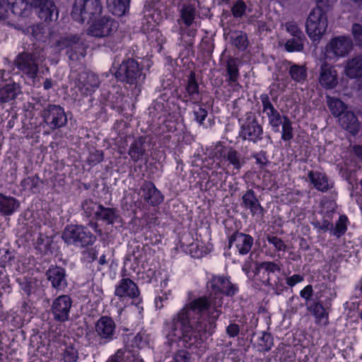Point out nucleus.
Returning <instances> with one entry per match:
<instances>
[{
	"mask_svg": "<svg viewBox=\"0 0 362 362\" xmlns=\"http://www.w3.org/2000/svg\"><path fill=\"white\" fill-rule=\"evenodd\" d=\"M208 296H200L187 303L173 318V335L192 345L211 335L221 314V295L234 296L238 288L228 279L214 276L207 282Z\"/></svg>",
	"mask_w": 362,
	"mask_h": 362,
	"instance_id": "f257e3e1",
	"label": "nucleus"
},
{
	"mask_svg": "<svg viewBox=\"0 0 362 362\" xmlns=\"http://www.w3.org/2000/svg\"><path fill=\"white\" fill-rule=\"evenodd\" d=\"M103 6L100 0H75L71 16L79 23H90L100 16Z\"/></svg>",
	"mask_w": 362,
	"mask_h": 362,
	"instance_id": "f03ea898",
	"label": "nucleus"
},
{
	"mask_svg": "<svg viewBox=\"0 0 362 362\" xmlns=\"http://www.w3.org/2000/svg\"><path fill=\"white\" fill-rule=\"evenodd\" d=\"M45 60V57L37 52H23L16 56L13 64L18 71L34 79L38 74L39 64H42Z\"/></svg>",
	"mask_w": 362,
	"mask_h": 362,
	"instance_id": "7ed1b4c3",
	"label": "nucleus"
},
{
	"mask_svg": "<svg viewBox=\"0 0 362 362\" xmlns=\"http://www.w3.org/2000/svg\"><path fill=\"white\" fill-rule=\"evenodd\" d=\"M62 238L69 245L83 247L92 245L96 240V237L88 228L78 225L67 226L62 233Z\"/></svg>",
	"mask_w": 362,
	"mask_h": 362,
	"instance_id": "20e7f679",
	"label": "nucleus"
},
{
	"mask_svg": "<svg viewBox=\"0 0 362 362\" xmlns=\"http://www.w3.org/2000/svg\"><path fill=\"white\" fill-rule=\"evenodd\" d=\"M327 17L322 8L317 6L310 13L306 21V32L313 40H319L327 28Z\"/></svg>",
	"mask_w": 362,
	"mask_h": 362,
	"instance_id": "39448f33",
	"label": "nucleus"
},
{
	"mask_svg": "<svg viewBox=\"0 0 362 362\" xmlns=\"http://www.w3.org/2000/svg\"><path fill=\"white\" fill-rule=\"evenodd\" d=\"M142 69V66L136 59L128 58L122 62L115 76L119 81L136 84L143 76Z\"/></svg>",
	"mask_w": 362,
	"mask_h": 362,
	"instance_id": "423d86ee",
	"label": "nucleus"
},
{
	"mask_svg": "<svg viewBox=\"0 0 362 362\" xmlns=\"http://www.w3.org/2000/svg\"><path fill=\"white\" fill-rule=\"evenodd\" d=\"M353 42L350 37H335L325 47V59L343 57L351 52Z\"/></svg>",
	"mask_w": 362,
	"mask_h": 362,
	"instance_id": "0eeeda50",
	"label": "nucleus"
},
{
	"mask_svg": "<svg viewBox=\"0 0 362 362\" xmlns=\"http://www.w3.org/2000/svg\"><path fill=\"white\" fill-rule=\"evenodd\" d=\"M41 117L43 122L52 130L59 129L67 123V117L64 108L57 105H48L41 112Z\"/></svg>",
	"mask_w": 362,
	"mask_h": 362,
	"instance_id": "6e6552de",
	"label": "nucleus"
},
{
	"mask_svg": "<svg viewBox=\"0 0 362 362\" xmlns=\"http://www.w3.org/2000/svg\"><path fill=\"white\" fill-rule=\"evenodd\" d=\"M118 23L110 17L103 16L95 20L89 26L87 34L95 37H105L117 30Z\"/></svg>",
	"mask_w": 362,
	"mask_h": 362,
	"instance_id": "1a4fd4ad",
	"label": "nucleus"
},
{
	"mask_svg": "<svg viewBox=\"0 0 362 362\" xmlns=\"http://www.w3.org/2000/svg\"><path fill=\"white\" fill-rule=\"evenodd\" d=\"M115 296H117L120 300L125 299L139 300L140 291L136 284L129 278H122L120 279L115 288Z\"/></svg>",
	"mask_w": 362,
	"mask_h": 362,
	"instance_id": "9d476101",
	"label": "nucleus"
},
{
	"mask_svg": "<svg viewBox=\"0 0 362 362\" xmlns=\"http://www.w3.org/2000/svg\"><path fill=\"white\" fill-rule=\"evenodd\" d=\"M116 329L115 321L108 316H102L95 322V332L100 338V344L112 341Z\"/></svg>",
	"mask_w": 362,
	"mask_h": 362,
	"instance_id": "9b49d317",
	"label": "nucleus"
},
{
	"mask_svg": "<svg viewBox=\"0 0 362 362\" xmlns=\"http://www.w3.org/2000/svg\"><path fill=\"white\" fill-rule=\"evenodd\" d=\"M318 82L326 90H332L339 83V76L334 66L323 62L320 67Z\"/></svg>",
	"mask_w": 362,
	"mask_h": 362,
	"instance_id": "f8f14e48",
	"label": "nucleus"
},
{
	"mask_svg": "<svg viewBox=\"0 0 362 362\" xmlns=\"http://www.w3.org/2000/svg\"><path fill=\"white\" fill-rule=\"evenodd\" d=\"M59 46L69 49L67 53L71 59H78L80 56H85L86 47L76 35L62 38L59 41Z\"/></svg>",
	"mask_w": 362,
	"mask_h": 362,
	"instance_id": "ddd939ff",
	"label": "nucleus"
},
{
	"mask_svg": "<svg viewBox=\"0 0 362 362\" xmlns=\"http://www.w3.org/2000/svg\"><path fill=\"white\" fill-rule=\"evenodd\" d=\"M71 305L72 300L67 295H62L57 298L52 305L54 319L60 322L67 320Z\"/></svg>",
	"mask_w": 362,
	"mask_h": 362,
	"instance_id": "4468645a",
	"label": "nucleus"
},
{
	"mask_svg": "<svg viewBox=\"0 0 362 362\" xmlns=\"http://www.w3.org/2000/svg\"><path fill=\"white\" fill-rule=\"evenodd\" d=\"M253 238L247 234L235 232L229 237V247H235L241 255H247L253 245Z\"/></svg>",
	"mask_w": 362,
	"mask_h": 362,
	"instance_id": "2eb2a0df",
	"label": "nucleus"
},
{
	"mask_svg": "<svg viewBox=\"0 0 362 362\" xmlns=\"http://www.w3.org/2000/svg\"><path fill=\"white\" fill-rule=\"evenodd\" d=\"M263 129L257 119H247L242 125L240 136L243 140H249L254 143L262 139Z\"/></svg>",
	"mask_w": 362,
	"mask_h": 362,
	"instance_id": "dca6fc26",
	"label": "nucleus"
},
{
	"mask_svg": "<svg viewBox=\"0 0 362 362\" xmlns=\"http://www.w3.org/2000/svg\"><path fill=\"white\" fill-rule=\"evenodd\" d=\"M242 201V206L248 209L252 216L263 218L265 212L264 209L252 189H248L243 194Z\"/></svg>",
	"mask_w": 362,
	"mask_h": 362,
	"instance_id": "f3484780",
	"label": "nucleus"
},
{
	"mask_svg": "<svg viewBox=\"0 0 362 362\" xmlns=\"http://www.w3.org/2000/svg\"><path fill=\"white\" fill-rule=\"evenodd\" d=\"M33 5L38 9L37 14L40 19L49 21L53 20L54 16L57 18L58 11L53 1L33 0Z\"/></svg>",
	"mask_w": 362,
	"mask_h": 362,
	"instance_id": "a211bd4d",
	"label": "nucleus"
},
{
	"mask_svg": "<svg viewBox=\"0 0 362 362\" xmlns=\"http://www.w3.org/2000/svg\"><path fill=\"white\" fill-rule=\"evenodd\" d=\"M260 99L262 103L263 112L267 114L270 125L274 131L278 132L280 124L283 122V117L272 104L268 95H261Z\"/></svg>",
	"mask_w": 362,
	"mask_h": 362,
	"instance_id": "6ab92c4d",
	"label": "nucleus"
},
{
	"mask_svg": "<svg viewBox=\"0 0 362 362\" xmlns=\"http://www.w3.org/2000/svg\"><path fill=\"white\" fill-rule=\"evenodd\" d=\"M140 193L144 200L152 206H158L163 201V196L152 182L145 181L140 188Z\"/></svg>",
	"mask_w": 362,
	"mask_h": 362,
	"instance_id": "aec40b11",
	"label": "nucleus"
},
{
	"mask_svg": "<svg viewBox=\"0 0 362 362\" xmlns=\"http://www.w3.org/2000/svg\"><path fill=\"white\" fill-rule=\"evenodd\" d=\"M216 149V156L219 154L220 157L227 160L235 170H240L245 163L241 154L233 147L221 146L219 149L218 148Z\"/></svg>",
	"mask_w": 362,
	"mask_h": 362,
	"instance_id": "412c9836",
	"label": "nucleus"
},
{
	"mask_svg": "<svg viewBox=\"0 0 362 362\" xmlns=\"http://www.w3.org/2000/svg\"><path fill=\"white\" fill-rule=\"evenodd\" d=\"M344 74L350 78H359L357 86L362 89V55H357L349 59L344 67Z\"/></svg>",
	"mask_w": 362,
	"mask_h": 362,
	"instance_id": "4be33fe9",
	"label": "nucleus"
},
{
	"mask_svg": "<svg viewBox=\"0 0 362 362\" xmlns=\"http://www.w3.org/2000/svg\"><path fill=\"white\" fill-rule=\"evenodd\" d=\"M5 75L8 76L5 70H0V103H6L10 100L14 99L17 95L18 86L14 83L9 81L4 78Z\"/></svg>",
	"mask_w": 362,
	"mask_h": 362,
	"instance_id": "5701e85b",
	"label": "nucleus"
},
{
	"mask_svg": "<svg viewBox=\"0 0 362 362\" xmlns=\"http://www.w3.org/2000/svg\"><path fill=\"white\" fill-rule=\"evenodd\" d=\"M339 124L342 129L349 132L353 136L356 135L360 129V124L357 117L351 111H346L339 118Z\"/></svg>",
	"mask_w": 362,
	"mask_h": 362,
	"instance_id": "b1692460",
	"label": "nucleus"
},
{
	"mask_svg": "<svg viewBox=\"0 0 362 362\" xmlns=\"http://www.w3.org/2000/svg\"><path fill=\"white\" fill-rule=\"evenodd\" d=\"M308 176L310 183L318 191L326 192L333 187L325 173L311 170L309 171Z\"/></svg>",
	"mask_w": 362,
	"mask_h": 362,
	"instance_id": "393cba45",
	"label": "nucleus"
},
{
	"mask_svg": "<svg viewBox=\"0 0 362 362\" xmlns=\"http://www.w3.org/2000/svg\"><path fill=\"white\" fill-rule=\"evenodd\" d=\"M46 275L54 288L61 289L66 285L65 270L60 267L49 268Z\"/></svg>",
	"mask_w": 362,
	"mask_h": 362,
	"instance_id": "a878e982",
	"label": "nucleus"
},
{
	"mask_svg": "<svg viewBox=\"0 0 362 362\" xmlns=\"http://www.w3.org/2000/svg\"><path fill=\"white\" fill-rule=\"evenodd\" d=\"M20 206L18 201L12 197L0 194V213L4 216H10Z\"/></svg>",
	"mask_w": 362,
	"mask_h": 362,
	"instance_id": "bb28decb",
	"label": "nucleus"
},
{
	"mask_svg": "<svg viewBox=\"0 0 362 362\" xmlns=\"http://www.w3.org/2000/svg\"><path fill=\"white\" fill-rule=\"evenodd\" d=\"M186 91L189 100L193 103H199L201 102V96L199 90V85L196 81L195 74L192 71L188 78V83L186 86Z\"/></svg>",
	"mask_w": 362,
	"mask_h": 362,
	"instance_id": "cd10ccee",
	"label": "nucleus"
},
{
	"mask_svg": "<svg viewBox=\"0 0 362 362\" xmlns=\"http://www.w3.org/2000/svg\"><path fill=\"white\" fill-rule=\"evenodd\" d=\"M226 71L228 76V82L234 90H238L241 86L238 83L239 71L234 59H230L227 62Z\"/></svg>",
	"mask_w": 362,
	"mask_h": 362,
	"instance_id": "c85d7f7f",
	"label": "nucleus"
},
{
	"mask_svg": "<svg viewBox=\"0 0 362 362\" xmlns=\"http://www.w3.org/2000/svg\"><path fill=\"white\" fill-rule=\"evenodd\" d=\"M145 139L144 137H139L130 145L128 154L134 162L140 160L146 153L144 146Z\"/></svg>",
	"mask_w": 362,
	"mask_h": 362,
	"instance_id": "c756f323",
	"label": "nucleus"
},
{
	"mask_svg": "<svg viewBox=\"0 0 362 362\" xmlns=\"http://www.w3.org/2000/svg\"><path fill=\"white\" fill-rule=\"evenodd\" d=\"M327 106L334 117L339 118V117L346 112L347 106L340 99L327 95Z\"/></svg>",
	"mask_w": 362,
	"mask_h": 362,
	"instance_id": "7c9ffc66",
	"label": "nucleus"
},
{
	"mask_svg": "<svg viewBox=\"0 0 362 362\" xmlns=\"http://www.w3.org/2000/svg\"><path fill=\"white\" fill-rule=\"evenodd\" d=\"M130 0H107V7L113 15L124 16L128 11Z\"/></svg>",
	"mask_w": 362,
	"mask_h": 362,
	"instance_id": "2f4dec72",
	"label": "nucleus"
},
{
	"mask_svg": "<svg viewBox=\"0 0 362 362\" xmlns=\"http://www.w3.org/2000/svg\"><path fill=\"white\" fill-rule=\"evenodd\" d=\"M312 311L315 317V322L319 326L326 327L329 324V314L320 303H315L312 306Z\"/></svg>",
	"mask_w": 362,
	"mask_h": 362,
	"instance_id": "473e14b6",
	"label": "nucleus"
},
{
	"mask_svg": "<svg viewBox=\"0 0 362 362\" xmlns=\"http://www.w3.org/2000/svg\"><path fill=\"white\" fill-rule=\"evenodd\" d=\"M7 1L12 13L18 16L27 15L30 8L28 0H7Z\"/></svg>",
	"mask_w": 362,
	"mask_h": 362,
	"instance_id": "72a5a7b5",
	"label": "nucleus"
},
{
	"mask_svg": "<svg viewBox=\"0 0 362 362\" xmlns=\"http://www.w3.org/2000/svg\"><path fill=\"white\" fill-rule=\"evenodd\" d=\"M117 218L116 209L114 208L105 207L100 205L96 219L102 220L107 224H112Z\"/></svg>",
	"mask_w": 362,
	"mask_h": 362,
	"instance_id": "f704fd0d",
	"label": "nucleus"
},
{
	"mask_svg": "<svg viewBox=\"0 0 362 362\" xmlns=\"http://www.w3.org/2000/svg\"><path fill=\"white\" fill-rule=\"evenodd\" d=\"M349 223V218L346 215H340L338 221H336L334 226H333L332 234L338 238L341 237L346 233Z\"/></svg>",
	"mask_w": 362,
	"mask_h": 362,
	"instance_id": "c9c22d12",
	"label": "nucleus"
},
{
	"mask_svg": "<svg viewBox=\"0 0 362 362\" xmlns=\"http://www.w3.org/2000/svg\"><path fill=\"white\" fill-rule=\"evenodd\" d=\"M100 205L89 199L82 203V209L87 217L96 218Z\"/></svg>",
	"mask_w": 362,
	"mask_h": 362,
	"instance_id": "e433bc0d",
	"label": "nucleus"
},
{
	"mask_svg": "<svg viewBox=\"0 0 362 362\" xmlns=\"http://www.w3.org/2000/svg\"><path fill=\"white\" fill-rule=\"evenodd\" d=\"M306 40L305 37H293L289 39L285 43V49L286 51L292 52H301L304 47V42Z\"/></svg>",
	"mask_w": 362,
	"mask_h": 362,
	"instance_id": "4c0bfd02",
	"label": "nucleus"
},
{
	"mask_svg": "<svg viewBox=\"0 0 362 362\" xmlns=\"http://www.w3.org/2000/svg\"><path fill=\"white\" fill-rule=\"evenodd\" d=\"M281 139L285 141H291L293 137L292 123L287 116L283 117Z\"/></svg>",
	"mask_w": 362,
	"mask_h": 362,
	"instance_id": "58836bf2",
	"label": "nucleus"
},
{
	"mask_svg": "<svg viewBox=\"0 0 362 362\" xmlns=\"http://www.w3.org/2000/svg\"><path fill=\"white\" fill-rule=\"evenodd\" d=\"M289 74L294 81L302 83L307 77L306 69L301 66L294 64L290 67Z\"/></svg>",
	"mask_w": 362,
	"mask_h": 362,
	"instance_id": "ea45409f",
	"label": "nucleus"
},
{
	"mask_svg": "<svg viewBox=\"0 0 362 362\" xmlns=\"http://www.w3.org/2000/svg\"><path fill=\"white\" fill-rule=\"evenodd\" d=\"M64 362H76L78 358V351L73 345L67 346L63 353Z\"/></svg>",
	"mask_w": 362,
	"mask_h": 362,
	"instance_id": "a19ab883",
	"label": "nucleus"
},
{
	"mask_svg": "<svg viewBox=\"0 0 362 362\" xmlns=\"http://www.w3.org/2000/svg\"><path fill=\"white\" fill-rule=\"evenodd\" d=\"M259 346L263 351H269L274 346L272 336L269 333L264 332L259 340Z\"/></svg>",
	"mask_w": 362,
	"mask_h": 362,
	"instance_id": "79ce46f5",
	"label": "nucleus"
},
{
	"mask_svg": "<svg viewBox=\"0 0 362 362\" xmlns=\"http://www.w3.org/2000/svg\"><path fill=\"white\" fill-rule=\"evenodd\" d=\"M286 31L289 33L293 37H305L302 30L298 28L296 23L293 21L287 22L285 24Z\"/></svg>",
	"mask_w": 362,
	"mask_h": 362,
	"instance_id": "37998d69",
	"label": "nucleus"
},
{
	"mask_svg": "<svg viewBox=\"0 0 362 362\" xmlns=\"http://www.w3.org/2000/svg\"><path fill=\"white\" fill-rule=\"evenodd\" d=\"M267 240L269 244L274 245L276 250L285 251L286 250V245L281 238L274 235H268L267 237Z\"/></svg>",
	"mask_w": 362,
	"mask_h": 362,
	"instance_id": "c03bdc74",
	"label": "nucleus"
},
{
	"mask_svg": "<svg viewBox=\"0 0 362 362\" xmlns=\"http://www.w3.org/2000/svg\"><path fill=\"white\" fill-rule=\"evenodd\" d=\"M351 33L356 45L362 47V25L354 23L351 28Z\"/></svg>",
	"mask_w": 362,
	"mask_h": 362,
	"instance_id": "a18cd8bd",
	"label": "nucleus"
},
{
	"mask_svg": "<svg viewBox=\"0 0 362 362\" xmlns=\"http://www.w3.org/2000/svg\"><path fill=\"white\" fill-rule=\"evenodd\" d=\"M181 16L184 23L187 26H189L192 24L194 19V11L189 7L185 8L182 11Z\"/></svg>",
	"mask_w": 362,
	"mask_h": 362,
	"instance_id": "49530a36",
	"label": "nucleus"
},
{
	"mask_svg": "<svg viewBox=\"0 0 362 362\" xmlns=\"http://www.w3.org/2000/svg\"><path fill=\"white\" fill-rule=\"evenodd\" d=\"M259 269H264L268 274L275 273L281 270L280 267L278 264L274 262H261L258 266Z\"/></svg>",
	"mask_w": 362,
	"mask_h": 362,
	"instance_id": "de8ad7c7",
	"label": "nucleus"
},
{
	"mask_svg": "<svg viewBox=\"0 0 362 362\" xmlns=\"http://www.w3.org/2000/svg\"><path fill=\"white\" fill-rule=\"evenodd\" d=\"M246 5L243 1H238L233 6L231 11L235 17H241L245 12Z\"/></svg>",
	"mask_w": 362,
	"mask_h": 362,
	"instance_id": "09e8293b",
	"label": "nucleus"
},
{
	"mask_svg": "<svg viewBox=\"0 0 362 362\" xmlns=\"http://www.w3.org/2000/svg\"><path fill=\"white\" fill-rule=\"evenodd\" d=\"M233 45L238 49H245L247 46V36L242 33L237 35L233 40Z\"/></svg>",
	"mask_w": 362,
	"mask_h": 362,
	"instance_id": "8fccbe9b",
	"label": "nucleus"
},
{
	"mask_svg": "<svg viewBox=\"0 0 362 362\" xmlns=\"http://www.w3.org/2000/svg\"><path fill=\"white\" fill-rule=\"evenodd\" d=\"M38 177H28L21 182V185L25 189H33L37 187Z\"/></svg>",
	"mask_w": 362,
	"mask_h": 362,
	"instance_id": "3c124183",
	"label": "nucleus"
},
{
	"mask_svg": "<svg viewBox=\"0 0 362 362\" xmlns=\"http://www.w3.org/2000/svg\"><path fill=\"white\" fill-rule=\"evenodd\" d=\"M195 119L199 124H202L208 115V112L202 107H199L197 110H194Z\"/></svg>",
	"mask_w": 362,
	"mask_h": 362,
	"instance_id": "603ef678",
	"label": "nucleus"
},
{
	"mask_svg": "<svg viewBox=\"0 0 362 362\" xmlns=\"http://www.w3.org/2000/svg\"><path fill=\"white\" fill-rule=\"evenodd\" d=\"M104 158V155L101 151H95L92 152L88 157V162L90 164H96L102 162Z\"/></svg>",
	"mask_w": 362,
	"mask_h": 362,
	"instance_id": "864d4df0",
	"label": "nucleus"
},
{
	"mask_svg": "<svg viewBox=\"0 0 362 362\" xmlns=\"http://www.w3.org/2000/svg\"><path fill=\"white\" fill-rule=\"evenodd\" d=\"M189 360V355L188 352L184 350H180L175 355L173 362H188Z\"/></svg>",
	"mask_w": 362,
	"mask_h": 362,
	"instance_id": "5fc2aeb1",
	"label": "nucleus"
},
{
	"mask_svg": "<svg viewBox=\"0 0 362 362\" xmlns=\"http://www.w3.org/2000/svg\"><path fill=\"white\" fill-rule=\"evenodd\" d=\"M304 280V278L300 274H293L291 276L286 278V284L290 287L294 286L296 284L302 282Z\"/></svg>",
	"mask_w": 362,
	"mask_h": 362,
	"instance_id": "6e6d98bb",
	"label": "nucleus"
},
{
	"mask_svg": "<svg viewBox=\"0 0 362 362\" xmlns=\"http://www.w3.org/2000/svg\"><path fill=\"white\" fill-rule=\"evenodd\" d=\"M240 327L238 325L230 324L226 328V333L230 337H235L239 334Z\"/></svg>",
	"mask_w": 362,
	"mask_h": 362,
	"instance_id": "4d7b16f0",
	"label": "nucleus"
},
{
	"mask_svg": "<svg viewBox=\"0 0 362 362\" xmlns=\"http://www.w3.org/2000/svg\"><path fill=\"white\" fill-rule=\"evenodd\" d=\"M313 294V289L311 285L306 286L303 290L300 291V295L301 298H304L306 301L310 300Z\"/></svg>",
	"mask_w": 362,
	"mask_h": 362,
	"instance_id": "13d9d810",
	"label": "nucleus"
},
{
	"mask_svg": "<svg viewBox=\"0 0 362 362\" xmlns=\"http://www.w3.org/2000/svg\"><path fill=\"white\" fill-rule=\"evenodd\" d=\"M253 157L255 158L256 163L260 166H264L269 162L266 153L262 151L255 154Z\"/></svg>",
	"mask_w": 362,
	"mask_h": 362,
	"instance_id": "bf43d9fd",
	"label": "nucleus"
},
{
	"mask_svg": "<svg viewBox=\"0 0 362 362\" xmlns=\"http://www.w3.org/2000/svg\"><path fill=\"white\" fill-rule=\"evenodd\" d=\"M88 79L90 81H91L93 83H91L90 85V88L89 87H86V91H85V93L86 95L90 93L91 92L94 91L95 89L96 88L98 87L99 86V82H98V80L96 77H95L94 76H88Z\"/></svg>",
	"mask_w": 362,
	"mask_h": 362,
	"instance_id": "052dcab7",
	"label": "nucleus"
},
{
	"mask_svg": "<svg viewBox=\"0 0 362 362\" xmlns=\"http://www.w3.org/2000/svg\"><path fill=\"white\" fill-rule=\"evenodd\" d=\"M9 12L4 4V1L0 0V20H6L8 18Z\"/></svg>",
	"mask_w": 362,
	"mask_h": 362,
	"instance_id": "680f3d73",
	"label": "nucleus"
},
{
	"mask_svg": "<svg viewBox=\"0 0 362 362\" xmlns=\"http://www.w3.org/2000/svg\"><path fill=\"white\" fill-rule=\"evenodd\" d=\"M335 1L336 0H316L317 6H320V8H329L332 6Z\"/></svg>",
	"mask_w": 362,
	"mask_h": 362,
	"instance_id": "e2e57ef3",
	"label": "nucleus"
},
{
	"mask_svg": "<svg viewBox=\"0 0 362 362\" xmlns=\"http://www.w3.org/2000/svg\"><path fill=\"white\" fill-rule=\"evenodd\" d=\"M320 228L323 231L330 230L331 233H332L333 224L328 220H324L322 222V224L320 226Z\"/></svg>",
	"mask_w": 362,
	"mask_h": 362,
	"instance_id": "0e129e2a",
	"label": "nucleus"
},
{
	"mask_svg": "<svg viewBox=\"0 0 362 362\" xmlns=\"http://www.w3.org/2000/svg\"><path fill=\"white\" fill-rule=\"evenodd\" d=\"M353 151L354 154L362 160V146L361 145H354L353 146Z\"/></svg>",
	"mask_w": 362,
	"mask_h": 362,
	"instance_id": "69168bd1",
	"label": "nucleus"
},
{
	"mask_svg": "<svg viewBox=\"0 0 362 362\" xmlns=\"http://www.w3.org/2000/svg\"><path fill=\"white\" fill-rule=\"evenodd\" d=\"M88 254L90 258H91L92 261H94L97 259L98 252L94 248H91L88 251Z\"/></svg>",
	"mask_w": 362,
	"mask_h": 362,
	"instance_id": "338daca9",
	"label": "nucleus"
},
{
	"mask_svg": "<svg viewBox=\"0 0 362 362\" xmlns=\"http://www.w3.org/2000/svg\"><path fill=\"white\" fill-rule=\"evenodd\" d=\"M53 86L52 81L50 78H47L43 83V88L45 90L50 89Z\"/></svg>",
	"mask_w": 362,
	"mask_h": 362,
	"instance_id": "774afa93",
	"label": "nucleus"
}]
</instances>
